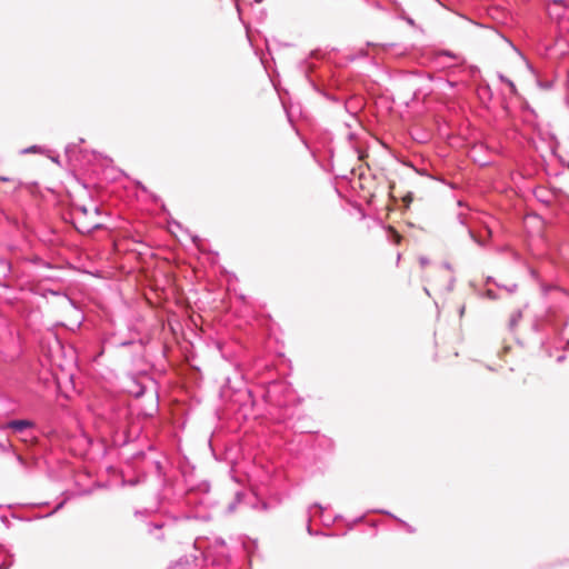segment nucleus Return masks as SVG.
Returning <instances> with one entry per match:
<instances>
[{"instance_id": "1", "label": "nucleus", "mask_w": 569, "mask_h": 569, "mask_svg": "<svg viewBox=\"0 0 569 569\" xmlns=\"http://www.w3.org/2000/svg\"><path fill=\"white\" fill-rule=\"evenodd\" d=\"M313 58H316V54H312L310 59L303 60L300 63V70L316 91L330 98V96L325 91L323 84L318 81L317 77L313 76L316 69L318 68L317 63L312 61Z\"/></svg>"}, {"instance_id": "2", "label": "nucleus", "mask_w": 569, "mask_h": 569, "mask_svg": "<svg viewBox=\"0 0 569 569\" xmlns=\"http://www.w3.org/2000/svg\"><path fill=\"white\" fill-rule=\"evenodd\" d=\"M207 560L216 569H227L230 563V557L227 550H213L207 556Z\"/></svg>"}, {"instance_id": "3", "label": "nucleus", "mask_w": 569, "mask_h": 569, "mask_svg": "<svg viewBox=\"0 0 569 569\" xmlns=\"http://www.w3.org/2000/svg\"><path fill=\"white\" fill-rule=\"evenodd\" d=\"M309 521H308V526H307V531L310 536H318L320 535L319 531H315L312 528H311V525H310V521H311V518L315 517V516H319L321 518V521L323 525L326 526H329L331 525L335 520L333 519H325L323 518V507L320 506L319 503H315L312 507H310L309 511Z\"/></svg>"}, {"instance_id": "4", "label": "nucleus", "mask_w": 569, "mask_h": 569, "mask_svg": "<svg viewBox=\"0 0 569 569\" xmlns=\"http://www.w3.org/2000/svg\"><path fill=\"white\" fill-rule=\"evenodd\" d=\"M7 427L9 429H12L14 432H23L24 430L33 427V422L30 421V420H26V419H22V420H11L7 423Z\"/></svg>"}, {"instance_id": "5", "label": "nucleus", "mask_w": 569, "mask_h": 569, "mask_svg": "<svg viewBox=\"0 0 569 569\" xmlns=\"http://www.w3.org/2000/svg\"><path fill=\"white\" fill-rule=\"evenodd\" d=\"M376 512H379V513H383V515H387V516H390L391 518H393L396 521H398L408 532L410 533H413L416 531V529L410 526L409 523H407L406 521L397 518L396 516L391 515L389 511H386V510H377Z\"/></svg>"}, {"instance_id": "6", "label": "nucleus", "mask_w": 569, "mask_h": 569, "mask_svg": "<svg viewBox=\"0 0 569 569\" xmlns=\"http://www.w3.org/2000/svg\"><path fill=\"white\" fill-rule=\"evenodd\" d=\"M485 232H486V237H482V236H477L473 231H469L471 238L480 246H485L486 242H487V238L490 237L491 232L489 229H485Z\"/></svg>"}, {"instance_id": "7", "label": "nucleus", "mask_w": 569, "mask_h": 569, "mask_svg": "<svg viewBox=\"0 0 569 569\" xmlns=\"http://www.w3.org/2000/svg\"><path fill=\"white\" fill-rule=\"evenodd\" d=\"M209 489H210V486L208 482H201L197 489L192 488L188 491V501L190 502L191 501V496L193 495L194 491H200L202 493H208L209 492Z\"/></svg>"}, {"instance_id": "8", "label": "nucleus", "mask_w": 569, "mask_h": 569, "mask_svg": "<svg viewBox=\"0 0 569 569\" xmlns=\"http://www.w3.org/2000/svg\"><path fill=\"white\" fill-rule=\"evenodd\" d=\"M162 527V523H151L149 526V532L153 535L157 539H162V535L158 533L159 531H161Z\"/></svg>"}, {"instance_id": "9", "label": "nucleus", "mask_w": 569, "mask_h": 569, "mask_svg": "<svg viewBox=\"0 0 569 569\" xmlns=\"http://www.w3.org/2000/svg\"><path fill=\"white\" fill-rule=\"evenodd\" d=\"M214 550H226V542L222 538H216L213 541Z\"/></svg>"}, {"instance_id": "10", "label": "nucleus", "mask_w": 569, "mask_h": 569, "mask_svg": "<svg viewBox=\"0 0 569 569\" xmlns=\"http://www.w3.org/2000/svg\"><path fill=\"white\" fill-rule=\"evenodd\" d=\"M522 317V313L521 311H517L515 312L512 316H511V319H510V327L513 328L517 326V323L520 321Z\"/></svg>"}, {"instance_id": "11", "label": "nucleus", "mask_w": 569, "mask_h": 569, "mask_svg": "<svg viewBox=\"0 0 569 569\" xmlns=\"http://www.w3.org/2000/svg\"><path fill=\"white\" fill-rule=\"evenodd\" d=\"M12 449V445L10 443L9 439L0 440V450L6 452Z\"/></svg>"}, {"instance_id": "12", "label": "nucleus", "mask_w": 569, "mask_h": 569, "mask_svg": "<svg viewBox=\"0 0 569 569\" xmlns=\"http://www.w3.org/2000/svg\"><path fill=\"white\" fill-rule=\"evenodd\" d=\"M240 497H241V495L238 492V493L236 495L234 500H233L231 503H229V505H228V508H227L228 512H233V511H234V509H236V507H237V503H238V502H239V500H240Z\"/></svg>"}, {"instance_id": "13", "label": "nucleus", "mask_w": 569, "mask_h": 569, "mask_svg": "<svg viewBox=\"0 0 569 569\" xmlns=\"http://www.w3.org/2000/svg\"><path fill=\"white\" fill-rule=\"evenodd\" d=\"M479 96L482 98L483 96H488L490 97L491 94V91H490V88L488 84H485V86H480L479 87Z\"/></svg>"}, {"instance_id": "14", "label": "nucleus", "mask_w": 569, "mask_h": 569, "mask_svg": "<svg viewBox=\"0 0 569 569\" xmlns=\"http://www.w3.org/2000/svg\"><path fill=\"white\" fill-rule=\"evenodd\" d=\"M76 148H77V144H76V143H70V144H68V146L66 147V156H67L68 158H70V157H71V154H72V152L76 150Z\"/></svg>"}, {"instance_id": "15", "label": "nucleus", "mask_w": 569, "mask_h": 569, "mask_svg": "<svg viewBox=\"0 0 569 569\" xmlns=\"http://www.w3.org/2000/svg\"><path fill=\"white\" fill-rule=\"evenodd\" d=\"M13 563L12 557L8 561H4L0 565V569H9Z\"/></svg>"}, {"instance_id": "16", "label": "nucleus", "mask_w": 569, "mask_h": 569, "mask_svg": "<svg viewBox=\"0 0 569 569\" xmlns=\"http://www.w3.org/2000/svg\"><path fill=\"white\" fill-rule=\"evenodd\" d=\"M39 151H40V147L39 146H32V147L23 150L24 153L39 152Z\"/></svg>"}, {"instance_id": "17", "label": "nucleus", "mask_w": 569, "mask_h": 569, "mask_svg": "<svg viewBox=\"0 0 569 569\" xmlns=\"http://www.w3.org/2000/svg\"><path fill=\"white\" fill-rule=\"evenodd\" d=\"M14 456H16L17 461H18L22 467H26L27 462H26L24 458H23L21 455H19V453H14Z\"/></svg>"}, {"instance_id": "18", "label": "nucleus", "mask_w": 569, "mask_h": 569, "mask_svg": "<svg viewBox=\"0 0 569 569\" xmlns=\"http://www.w3.org/2000/svg\"><path fill=\"white\" fill-rule=\"evenodd\" d=\"M63 505H64V501H62V502H60L59 505H57V507H56L51 512H49V513L47 515V517H48V516H51V515H53L54 512H57L58 510H60V509L63 507Z\"/></svg>"}, {"instance_id": "19", "label": "nucleus", "mask_w": 569, "mask_h": 569, "mask_svg": "<svg viewBox=\"0 0 569 569\" xmlns=\"http://www.w3.org/2000/svg\"><path fill=\"white\" fill-rule=\"evenodd\" d=\"M419 263H420L421 267H426L429 263V260L426 257H420L419 258Z\"/></svg>"}, {"instance_id": "20", "label": "nucleus", "mask_w": 569, "mask_h": 569, "mask_svg": "<svg viewBox=\"0 0 569 569\" xmlns=\"http://www.w3.org/2000/svg\"><path fill=\"white\" fill-rule=\"evenodd\" d=\"M156 468H157L158 475H159V476H161V475H162V466H161V462L156 461Z\"/></svg>"}, {"instance_id": "21", "label": "nucleus", "mask_w": 569, "mask_h": 569, "mask_svg": "<svg viewBox=\"0 0 569 569\" xmlns=\"http://www.w3.org/2000/svg\"><path fill=\"white\" fill-rule=\"evenodd\" d=\"M487 296L490 299H496V293L492 290H487Z\"/></svg>"}, {"instance_id": "22", "label": "nucleus", "mask_w": 569, "mask_h": 569, "mask_svg": "<svg viewBox=\"0 0 569 569\" xmlns=\"http://www.w3.org/2000/svg\"><path fill=\"white\" fill-rule=\"evenodd\" d=\"M261 395L266 402H269L271 400V397H270L271 393H261Z\"/></svg>"}, {"instance_id": "23", "label": "nucleus", "mask_w": 569, "mask_h": 569, "mask_svg": "<svg viewBox=\"0 0 569 569\" xmlns=\"http://www.w3.org/2000/svg\"><path fill=\"white\" fill-rule=\"evenodd\" d=\"M453 283H455V278H451L450 279V282H449V286H448V291H451L453 289Z\"/></svg>"}, {"instance_id": "24", "label": "nucleus", "mask_w": 569, "mask_h": 569, "mask_svg": "<svg viewBox=\"0 0 569 569\" xmlns=\"http://www.w3.org/2000/svg\"><path fill=\"white\" fill-rule=\"evenodd\" d=\"M303 143L311 151V154L313 156V158H316V151L310 149V147H309V144H308V142L306 140H303Z\"/></svg>"}, {"instance_id": "25", "label": "nucleus", "mask_w": 569, "mask_h": 569, "mask_svg": "<svg viewBox=\"0 0 569 569\" xmlns=\"http://www.w3.org/2000/svg\"><path fill=\"white\" fill-rule=\"evenodd\" d=\"M565 359H566V356H565V355H559V356L557 357V362H559V363H560V362H563V361H565Z\"/></svg>"}, {"instance_id": "26", "label": "nucleus", "mask_w": 569, "mask_h": 569, "mask_svg": "<svg viewBox=\"0 0 569 569\" xmlns=\"http://www.w3.org/2000/svg\"><path fill=\"white\" fill-rule=\"evenodd\" d=\"M289 417V415L284 411L283 413L279 415V419H287Z\"/></svg>"}, {"instance_id": "27", "label": "nucleus", "mask_w": 569, "mask_h": 569, "mask_svg": "<svg viewBox=\"0 0 569 569\" xmlns=\"http://www.w3.org/2000/svg\"><path fill=\"white\" fill-rule=\"evenodd\" d=\"M442 267H443L446 270H450V269H451V266H450L448 262H443Z\"/></svg>"}, {"instance_id": "28", "label": "nucleus", "mask_w": 569, "mask_h": 569, "mask_svg": "<svg viewBox=\"0 0 569 569\" xmlns=\"http://www.w3.org/2000/svg\"><path fill=\"white\" fill-rule=\"evenodd\" d=\"M261 508H262L263 510H267V509H268V503H267V502H264V501H262V502H261Z\"/></svg>"}, {"instance_id": "29", "label": "nucleus", "mask_w": 569, "mask_h": 569, "mask_svg": "<svg viewBox=\"0 0 569 569\" xmlns=\"http://www.w3.org/2000/svg\"><path fill=\"white\" fill-rule=\"evenodd\" d=\"M465 313V306H462L459 310V316L462 317Z\"/></svg>"}, {"instance_id": "30", "label": "nucleus", "mask_w": 569, "mask_h": 569, "mask_svg": "<svg viewBox=\"0 0 569 569\" xmlns=\"http://www.w3.org/2000/svg\"><path fill=\"white\" fill-rule=\"evenodd\" d=\"M192 240H193V242H194L197 246H199V241H200V239H199L198 237H193V238H192Z\"/></svg>"}, {"instance_id": "31", "label": "nucleus", "mask_w": 569, "mask_h": 569, "mask_svg": "<svg viewBox=\"0 0 569 569\" xmlns=\"http://www.w3.org/2000/svg\"><path fill=\"white\" fill-rule=\"evenodd\" d=\"M359 54H360V56H366L367 53H366V51H365L363 49H361V50L359 51Z\"/></svg>"}, {"instance_id": "32", "label": "nucleus", "mask_w": 569, "mask_h": 569, "mask_svg": "<svg viewBox=\"0 0 569 569\" xmlns=\"http://www.w3.org/2000/svg\"><path fill=\"white\" fill-rule=\"evenodd\" d=\"M507 41L510 43L511 48H513L515 50H517V48L515 47V44H513L511 41H509V40H507Z\"/></svg>"}, {"instance_id": "33", "label": "nucleus", "mask_w": 569, "mask_h": 569, "mask_svg": "<svg viewBox=\"0 0 569 569\" xmlns=\"http://www.w3.org/2000/svg\"><path fill=\"white\" fill-rule=\"evenodd\" d=\"M392 232H393L395 237H397V239L400 238L399 233H397L395 230Z\"/></svg>"}, {"instance_id": "34", "label": "nucleus", "mask_w": 569, "mask_h": 569, "mask_svg": "<svg viewBox=\"0 0 569 569\" xmlns=\"http://www.w3.org/2000/svg\"><path fill=\"white\" fill-rule=\"evenodd\" d=\"M508 83H509V86H510L511 88H513V87H515V86H513V82L508 81Z\"/></svg>"}]
</instances>
